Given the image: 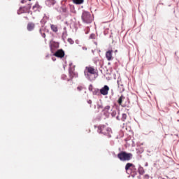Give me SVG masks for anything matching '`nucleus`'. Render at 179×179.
<instances>
[{
  "instance_id": "obj_1",
  "label": "nucleus",
  "mask_w": 179,
  "mask_h": 179,
  "mask_svg": "<svg viewBox=\"0 0 179 179\" xmlns=\"http://www.w3.org/2000/svg\"><path fill=\"white\" fill-rule=\"evenodd\" d=\"M96 70L94 69V67L92 66H88L85 67V69L84 71L85 76L87 79L89 80H94L96 79Z\"/></svg>"
},
{
  "instance_id": "obj_2",
  "label": "nucleus",
  "mask_w": 179,
  "mask_h": 179,
  "mask_svg": "<svg viewBox=\"0 0 179 179\" xmlns=\"http://www.w3.org/2000/svg\"><path fill=\"white\" fill-rule=\"evenodd\" d=\"M132 154L126 152H121L117 154V157L121 162H129L132 159Z\"/></svg>"
},
{
  "instance_id": "obj_3",
  "label": "nucleus",
  "mask_w": 179,
  "mask_h": 179,
  "mask_svg": "<svg viewBox=\"0 0 179 179\" xmlns=\"http://www.w3.org/2000/svg\"><path fill=\"white\" fill-rule=\"evenodd\" d=\"M81 19L83 23H86L89 24L93 22V17H92V14H90L87 11H84L82 14Z\"/></svg>"
},
{
  "instance_id": "obj_4",
  "label": "nucleus",
  "mask_w": 179,
  "mask_h": 179,
  "mask_svg": "<svg viewBox=\"0 0 179 179\" xmlns=\"http://www.w3.org/2000/svg\"><path fill=\"white\" fill-rule=\"evenodd\" d=\"M98 129L100 134H103V135H110L111 133V128L106 126V125H101L98 127Z\"/></svg>"
},
{
  "instance_id": "obj_5",
  "label": "nucleus",
  "mask_w": 179,
  "mask_h": 179,
  "mask_svg": "<svg viewBox=\"0 0 179 179\" xmlns=\"http://www.w3.org/2000/svg\"><path fill=\"white\" fill-rule=\"evenodd\" d=\"M30 9H31V3H29L27 6L24 7H20L17 13L18 15H22V13H30Z\"/></svg>"
},
{
  "instance_id": "obj_6",
  "label": "nucleus",
  "mask_w": 179,
  "mask_h": 179,
  "mask_svg": "<svg viewBox=\"0 0 179 179\" xmlns=\"http://www.w3.org/2000/svg\"><path fill=\"white\" fill-rule=\"evenodd\" d=\"M53 55L57 58H64V57H65V52H64L62 49H59L56 51Z\"/></svg>"
},
{
  "instance_id": "obj_7",
  "label": "nucleus",
  "mask_w": 179,
  "mask_h": 179,
  "mask_svg": "<svg viewBox=\"0 0 179 179\" xmlns=\"http://www.w3.org/2000/svg\"><path fill=\"white\" fill-rule=\"evenodd\" d=\"M109 91H110V87H108V85H104L103 87H102L100 90V93L103 96H107V94H108Z\"/></svg>"
},
{
  "instance_id": "obj_8",
  "label": "nucleus",
  "mask_w": 179,
  "mask_h": 179,
  "mask_svg": "<svg viewBox=\"0 0 179 179\" xmlns=\"http://www.w3.org/2000/svg\"><path fill=\"white\" fill-rule=\"evenodd\" d=\"M125 170L126 171H128L129 170L134 171V170H136V169L135 168V165L134 164L127 163L125 166Z\"/></svg>"
},
{
  "instance_id": "obj_9",
  "label": "nucleus",
  "mask_w": 179,
  "mask_h": 179,
  "mask_svg": "<svg viewBox=\"0 0 179 179\" xmlns=\"http://www.w3.org/2000/svg\"><path fill=\"white\" fill-rule=\"evenodd\" d=\"M106 58L108 61L113 60V50H110L106 52Z\"/></svg>"
},
{
  "instance_id": "obj_10",
  "label": "nucleus",
  "mask_w": 179,
  "mask_h": 179,
  "mask_svg": "<svg viewBox=\"0 0 179 179\" xmlns=\"http://www.w3.org/2000/svg\"><path fill=\"white\" fill-rule=\"evenodd\" d=\"M35 26H36V24H34V23H33V22L28 23L27 27L28 31H33V30H34Z\"/></svg>"
},
{
  "instance_id": "obj_11",
  "label": "nucleus",
  "mask_w": 179,
  "mask_h": 179,
  "mask_svg": "<svg viewBox=\"0 0 179 179\" xmlns=\"http://www.w3.org/2000/svg\"><path fill=\"white\" fill-rule=\"evenodd\" d=\"M32 9L34 12H40L41 10V6L38 3H36L33 7Z\"/></svg>"
},
{
  "instance_id": "obj_12",
  "label": "nucleus",
  "mask_w": 179,
  "mask_h": 179,
  "mask_svg": "<svg viewBox=\"0 0 179 179\" xmlns=\"http://www.w3.org/2000/svg\"><path fill=\"white\" fill-rule=\"evenodd\" d=\"M124 100H125V96H124V95H121L117 100L119 106H122V107H125V106L122 105V101H124Z\"/></svg>"
},
{
  "instance_id": "obj_13",
  "label": "nucleus",
  "mask_w": 179,
  "mask_h": 179,
  "mask_svg": "<svg viewBox=\"0 0 179 179\" xmlns=\"http://www.w3.org/2000/svg\"><path fill=\"white\" fill-rule=\"evenodd\" d=\"M50 29L54 31V33H57V31H58V27L55 24H51Z\"/></svg>"
},
{
  "instance_id": "obj_14",
  "label": "nucleus",
  "mask_w": 179,
  "mask_h": 179,
  "mask_svg": "<svg viewBox=\"0 0 179 179\" xmlns=\"http://www.w3.org/2000/svg\"><path fill=\"white\" fill-rule=\"evenodd\" d=\"M73 3H76V5H82L85 2V0H72Z\"/></svg>"
},
{
  "instance_id": "obj_15",
  "label": "nucleus",
  "mask_w": 179,
  "mask_h": 179,
  "mask_svg": "<svg viewBox=\"0 0 179 179\" xmlns=\"http://www.w3.org/2000/svg\"><path fill=\"white\" fill-rule=\"evenodd\" d=\"M70 79H73V77L75 76V73L71 69L69 71Z\"/></svg>"
},
{
  "instance_id": "obj_16",
  "label": "nucleus",
  "mask_w": 179,
  "mask_h": 179,
  "mask_svg": "<svg viewBox=\"0 0 179 179\" xmlns=\"http://www.w3.org/2000/svg\"><path fill=\"white\" fill-rule=\"evenodd\" d=\"M110 108H111V107L110 106H106L103 111H104V113H108V111H110Z\"/></svg>"
},
{
  "instance_id": "obj_17",
  "label": "nucleus",
  "mask_w": 179,
  "mask_h": 179,
  "mask_svg": "<svg viewBox=\"0 0 179 179\" xmlns=\"http://www.w3.org/2000/svg\"><path fill=\"white\" fill-rule=\"evenodd\" d=\"M138 173L139 174H141V175L145 174V170L143 169V167H140L138 169Z\"/></svg>"
},
{
  "instance_id": "obj_18",
  "label": "nucleus",
  "mask_w": 179,
  "mask_h": 179,
  "mask_svg": "<svg viewBox=\"0 0 179 179\" xmlns=\"http://www.w3.org/2000/svg\"><path fill=\"white\" fill-rule=\"evenodd\" d=\"M125 120H127V114L123 113V114L122 115L121 120L124 122V121H125Z\"/></svg>"
},
{
  "instance_id": "obj_19",
  "label": "nucleus",
  "mask_w": 179,
  "mask_h": 179,
  "mask_svg": "<svg viewBox=\"0 0 179 179\" xmlns=\"http://www.w3.org/2000/svg\"><path fill=\"white\" fill-rule=\"evenodd\" d=\"M50 5H55V0H48Z\"/></svg>"
},
{
  "instance_id": "obj_20",
  "label": "nucleus",
  "mask_w": 179,
  "mask_h": 179,
  "mask_svg": "<svg viewBox=\"0 0 179 179\" xmlns=\"http://www.w3.org/2000/svg\"><path fill=\"white\" fill-rule=\"evenodd\" d=\"M117 85H118V87H121L122 92H124V85L120 84V81H117Z\"/></svg>"
},
{
  "instance_id": "obj_21",
  "label": "nucleus",
  "mask_w": 179,
  "mask_h": 179,
  "mask_svg": "<svg viewBox=\"0 0 179 179\" xmlns=\"http://www.w3.org/2000/svg\"><path fill=\"white\" fill-rule=\"evenodd\" d=\"M61 9L64 13H66V12H68V9L66 7L63 6L61 8Z\"/></svg>"
},
{
  "instance_id": "obj_22",
  "label": "nucleus",
  "mask_w": 179,
  "mask_h": 179,
  "mask_svg": "<svg viewBox=\"0 0 179 179\" xmlns=\"http://www.w3.org/2000/svg\"><path fill=\"white\" fill-rule=\"evenodd\" d=\"M67 41L70 43V44H73L74 41L73 40H72V38H68Z\"/></svg>"
},
{
  "instance_id": "obj_23",
  "label": "nucleus",
  "mask_w": 179,
  "mask_h": 179,
  "mask_svg": "<svg viewBox=\"0 0 179 179\" xmlns=\"http://www.w3.org/2000/svg\"><path fill=\"white\" fill-rule=\"evenodd\" d=\"M40 33H41L42 37H43V38H45V33H43V32L41 31V29H40Z\"/></svg>"
},
{
  "instance_id": "obj_24",
  "label": "nucleus",
  "mask_w": 179,
  "mask_h": 179,
  "mask_svg": "<svg viewBox=\"0 0 179 179\" xmlns=\"http://www.w3.org/2000/svg\"><path fill=\"white\" fill-rule=\"evenodd\" d=\"M90 38H92V39H94V38H96V35L94 34H92L90 35Z\"/></svg>"
},
{
  "instance_id": "obj_25",
  "label": "nucleus",
  "mask_w": 179,
  "mask_h": 179,
  "mask_svg": "<svg viewBox=\"0 0 179 179\" xmlns=\"http://www.w3.org/2000/svg\"><path fill=\"white\" fill-rule=\"evenodd\" d=\"M83 89V87H78L77 90H78V92H80V90H82Z\"/></svg>"
},
{
  "instance_id": "obj_26",
  "label": "nucleus",
  "mask_w": 179,
  "mask_h": 179,
  "mask_svg": "<svg viewBox=\"0 0 179 179\" xmlns=\"http://www.w3.org/2000/svg\"><path fill=\"white\" fill-rule=\"evenodd\" d=\"M27 2V0H21V3H26Z\"/></svg>"
},
{
  "instance_id": "obj_27",
  "label": "nucleus",
  "mask_w": 179,
  "mask_h": 179,
  "mask_svg": "<svg viewBox=\"0 0 179 179\" xmlns=\"http://www.w3.org/2000/svg\"><path fill=\"white\" fill-rule=\"evenodd\" d=\"M51 52H52V54H54V49L52 48V46L50 48Z\"/></svg>"
},
{
  "instance_id": "obj_28",
  "label": "nucleus",
  "mask_w": 179,
  "mask_h": 179,
  "mask_svg": "<svg viewBox=\"0 0 179 179\" xmlns=\"http://www.w3.org/2000/svg\"><path fill=\"white\" fill-rule=\"evenodd\" d=\"M97 93H99V90H96V91L94 92V94H97Z\"/></svg>"
},
{
  "instance_id": "obj_29",
  "label": "nucleus",
  "mask_w": 179,
  "mask_h": 179,
  "mask_svg": "<svg viewBox=\"0 0 179 179\" xmlns=\"http://www.w3.org/2000/svg\"><path fill=\"white\" fill-rule=\"evenodd\" d=\"M98 108H103V106H101V105H98Z\"/></svg>"
},
{
  "instance_id": "obj_30",
  "label": "nucleus",
  "mask_w": 179,
  "mask_h": 179,
  "mask_svg": "<svg viewBox=\"0 0 179 179\" xmlns=\"http://www.w3.org/2000/svg\"><path fill=\"white\" fill-rule=\"evenodd\" d=\"M88 103H89V104H92V101L90 100V101H88Z\"/></svg>"
},
{
  "instance_id": "obj_31",
  "label": "nucleus",
  "mask_w": 179,
  "mask_h": 179,
  "mask_svg": "<svg viewBox=\"0 0 179 179\" xmlns=\"http://www.w3.org/2000/svg\"><path fill=\"white\" fill-rule=\"evenodd\" d=\"M117 120H120V117L117 116Z\"/></svg>"
},
{
  "instance_id": "obj_32",
  "label": "nucleus",
  "mask_w": 179,
  "mask_h": 179,
  "mask_svg": "<svg viewBox=\"0 0 179 179\" xmlns=\"http://www.w3.org/2000/svg\"><path fill=\"white\" fill-rule=\"evenodd\" d=\"M25 19L28 20L29 18L27 17H25Z\"/></svg>"
},
{
  "instance_id": "obj_33",
  "label": "nucleus",
  "mask_w": 179,
  "mask_h": 179,
  "mask_svg": "<svg viewBox=\"0 0 179 179\" xmlns=\"http://www.w3.org/2000/svg\"><path fill=\"white\" fill-rule=\"evenodd\" d=\"M28 1H31V0H28Z\"/></svg>"
}]
</instances>
